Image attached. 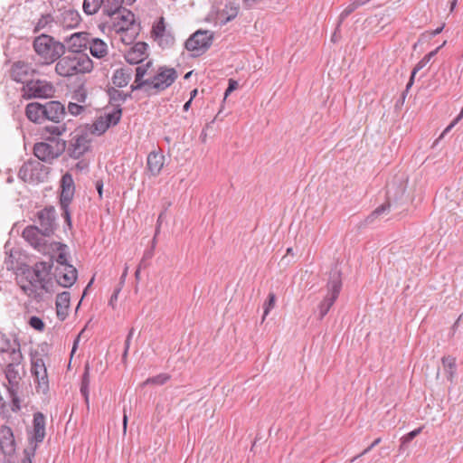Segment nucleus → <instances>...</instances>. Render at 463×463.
<instances>
[{
	"mask_svg": "<svg viewBox=\"0 0 463 463\" xmlns=\"http://www.w3.org/2000/svg\"><path fill=\"white\" fill-rule=\"evenodd\" d=\"M327 294L318 306V319L322 320L330 310L337 299L342 288L341 272L336 268L333 269L329 274L327 282Z\"/></svg>",
	"mask_w": 463,
	"mask_h": 463,
	"instance_id": "obj_5",
	"label": "nucleus"
},
{
	"mask_svg": "<svg viewBox=\"0 0 463 463\" xmlns=\"http://www.w3.org/2000/svg\"><path fill=\"white\" fill-rule=\"evenodd\" d=\"M104 0H84L83 11L88 15L95 14L103 5Z\"/></svg>",
	"mask_w": 463,
	"mask_h": 463,
	"instance_id": "obj_35",
	"label": "nucleus"
},
{
	"mask_svg": "<svg viewBox=\"0 0 463 463\" xmlns=\"http://www.w3.org/2000/svg\"><path fill=\"white\" fill-rule=\"evenodd\" d=\"M148 45L145 42L136 43L125 54L126 61L130 64H138L147 57Z\"/></svg>",
	"mask_w": 463,
	"mask_h": 463,
	"instance_id": "obj_18",
	"label": "nucleus"
},
{
	"mask_svg": "<svg viewBox=\"0 0 463 463\" xmlns=\"http://www.w3.org/2000/svg\"><path fill=\"white\" fill-rule=\"evenodd\" d=\"M51 269V264L36 262L33 267H27L17 274L16 283L27 297L40 301L43 294L49 292Z\"/></svg>",
	"mask_w": 463,
	"mask_h": 463,
	"instance_id": "obj_2",
	"label": "nucleus"
},
{
	"mask_svg": "<svg viewBox=\"0 0 463 463\" xmlns=\"http://www.w3.org/2000/svg\"><path fill=\"white\" fill-rule=\"evenodd\" d=\"M122 116V109L121 108H114L111 112L106 113L103 118H105V120L108 124H109V127L116 126L120 121Z\"/></svg>",
	"mask_w": 463,
	"mask_h": 463,
	"instance_id": "obj_38",
	"label": "nucleus"
},
{
	"mask_svg": "<svg viewBox=\"0 0 463 463\" xmlns=\"http://www.w3.org/2000/svg\"><path fill=\"white\" fill-rule=\"evenodd\" d=\"M18 390L19 389H14V392L11 389L7 390L12 399L11 410L14 412L20 411L21 409L20 399L18 397Z\"/></svg>",
	"mask_w": 463,
	"mask_h": 463,
	"instance_id": "obj_47",
	"label": "nucleus"
},
{
	"mask_svg": "<svg viewBox=\"0 0 463 463\" xmlns=\"http://www.w3.org/2000/svg\"><path fill=\"white\" fill-rule=\"evenodd\" d=\"M78 272L72 265L57 266L55 278L59 285L63 288L71 287L77 279Z\"/></svg>",
	"mask_w": 463,
	"mask_h": 463,
	"instance_id": "obj_15",
	"label": "nucleus"
},
{
	"mask_svg": "<svg viewBox=\"0 0 463 463\" xmlns=\"http://www.w3.org/2000/svg\"><path fill=\"white\" fill-rule=\"evenodd\" d=\"M175 69L160 67L157 73L151 79H147L152 94L158 93L170 87L177 79Z\"/></svg>",
	"mask_w": 463,
	"mask_h": 463,
	"instance_id": "obj_9",
	"label": "nucleus"
},
{
	"mask_svg": "<svg viewBox=\"0 0 463 463\" xmlns=\"http://www.w3.org/2000/svg\"><path fill=\"white\" fill-rule=\"evenodd\" d=\"M114 19L118 20L117 23H114L117 31H128L134 23V14L123 8L119 14H115Z\"/></svg>",
	"mask_w": 463,
	"mask_h": 463,
	"instance_id": "obj_25",
	"label": "nucleus"
},
{
	"mask_svg": "<svg viewBox=\"0 0 463 463\" xmlns=\"http://www.w3.org/2000/svg\"><path fill=\"white\" fill-rule=\"evenodd\" d=\"M28 324L30 325L31 327L37 331H43L45 326L43 321L40 317L35 316L30 317Z\"/></svg>",
	"mask_w": 463,
	"mask_h": 463,
	"instance_id": "obj_50",
	"label": "nucleus"
},
{
	"mask_svg": "<svg viewBox=\"0 0 463 463\" xmlns=\"http://www.w3.org/2000/svg\"><path fill=\"white\" fill-rule=\"evenodd\" d=\"M36 70L33 68L31 63L24 61H14L9 70L10 78L18 83L27 82L31 80V77L34 76Z\"/></svg>",
	"mask_w": 463,
	"mask_h": 463,
	"instance_id": "obj_12",
	"label": "nucleus"
},
{
	"mask_svg": "<svg viewBox=\"0 0 463 463\" xmlns=\"http://www.w3.org/2000/svg\"><path fill=\"white\" fill-rule=\"evenodd\" d=\"M73 99L78 102L84 103L87 99V94L84 90H79L74 93Z\"/></svg>",
	"mask_w": 463,
	"mask_h": 463,
	"instance_id": "obj_53",
	"label": "nucleus"
},
{
	"mask_svg": "<svg viewBox=\"0 0 463 463\" xmlns=\"http://www.w3.org/2000/svg\"><path fill=\"white\" fill-rule=\"evenodd\" d=\"M42 165L36 161H28L23 164L21 166L18 176L24 182H33L35 179V171L41 167Z\"/></svg>",
	"mask_w": 463,
	"mask_h": 463,
	"instance_id": "obj_27",
	"label": "nucleus"
},
{
	"mask_svg": "<svg viewBox=\"0 0 463 463\" xmlns=\"http://www.w3.org/2000/svg\"><path fill=\"white\" fill-rule=\"evenodd\" d=\"M120 288H116L109 299V305L113 306L114 301H117Z\"/></svg>",
	"mask_w": 463,
	"mask_h": 463,
	"instance_id": "obj_60",
	"label": "nucleus"
},
{
	"mask_svg": "<svg viewBox=\"0 0 463 463\" xmlns=\"http://www.w3.org/2000/svg\"><path fill=\"white\" fill-rule=\"evenodd\" d=\"M33 49L45 64L54 62L65 53L64 43L55 41L53 37L44 33L34 39Z\"/></svg>",
	"mask_w": 463,
	"mask_h": 463,
	"instance_id": "obj_4",
	"label": "nucleus"
},
{
	"mask_svg": "<svg viewBox=\"0 0 463 463\" xmlns=\"http://www.w3.org/2000/svg\"><path fill=\"white\" fill-rule=\"evenodd\" d=\"M0 448L6 455H11L15 450L14 432L10 427L5 425L0 427Z\"/></svg>",
	"mask_w": 463,
	"mask_h": 463,
	"instance_id": "obj_19",
	"label": "nucleus"
},
{
	"mask_svg": "<svg viewBox=\"0 0 463 463\" xmlns=\"http://www.w3.org/2000/svg\"><path fill=\"white\" fill-rule=\"evenodd\" d=\"M76 169L82 171L88 168V164L85 161H80L75 165Z\"/></svg>",
	"mask_w": 463,
	"mask_h": 463,
	"instance_id": "obj_62",
	"label": "nucleus"
},
{
	"mask_svg": "<svg viewBox=\"0 0 463 463\" xmlns=\"http://www.w3.org/2000/svg\"><path fill=\"white\" fill-rule=\"evenodd\" d=\"M446 43V42L443 43L442 45L439 46L437 49H435L434 51L429 52L428 54H426L424 57H426L429 61H430V59L435 56L437 54V52H439V50Z\"/></svg>",
	"mask_w": 463,
	"mask_h": 463,
	"instance_id": "obj_61",
	"label": "nucleus"
},
{
	"mask_svg": "<svg viewBox=\"0 0 463 463\" xmlns=\"http://www.w3.org/2000/svg\"><path fill=\"white\" fill-rule=\"evenodd\" d=\"M152 65V62L149 61L144 65L137 66L136 68V77L137 80H144L143 77L146 74L148 68Z\"/></svg>",
	"mask_w": 463,
	"mask_h": 463,
	"instance_id": "obj_49",
	"label": "nucleus"
},
{
	"mask_svg": "<svg viewBox=\"0 0 463 463\" xmlns=\"http://www.w3.org/2000/svg\"><path fill=\"white\" fill-rule=\"evenodd\" d=\"M61 189L60 202H62L64 204L71 203L74 195L75 185L72 175L70 173H66L62 175Z\"/></svg>",
	"mask_w": 463,
	"mask_h": 463,
	"instance_id": "obj_21",
	"label": "nucleus"
},
{
	"mask_svg": "<svg viewBox=\"0 0 463 463\" xmlns=\"http://www.w3.org/2000/svg\"><path fill=\"white\" fill-rule=\"evenodd\" d=\"M108 95L109 97V104L113 106V108H121V104L124 103L128 98L131 97L130 93H124L123 91L115 89L109 88L108 90Z\"/></svg>",
	"mask_w": 463,
	"mask_h": 463,
	"instance_id": "obj_32",
	"label": "nucleus"
},
{
	"mask_svg": "<svg viewBox=\"0 0 463 463\" xmlns=\"http://www.w3.org/2000/svg\"><path fill=\"white\" fill-rule=\"evenodd\" d=\"M430 62V61L426 58V57H423L416 65L415 67L413 68L412 71H411V75L410 77V80L406 85V90L405 91H408L411 87L412 86L413 82H414V77L416 75V73L418 71H420L421 69H423L428 63Z\"/></svg>",
	"mask_w": 463,
	"mask_h": 463,
	"instance_id": "obj_41",
	"label": "nucleus"
},
{
	"mask_svg": "<svg viewBox=\"0 0 463 463\" xmlns=\"http://www.w3.org/2000/svg\"><path fill=\"white\" fill-rule=\"evenodd\" d=\"M380 442H381V438H377L376 439H374L373 441V443L368 448H366L361 454H359L358 456L354 457L352 459V461H354L355 458H359L361 456H364V455L367 454L373 448L377 446Z\"/></svg>",
	"mask_w": 463,
	"mask_h": 463,
	"instance_id": "obj_54",
	"label": "nucleus"
},
{
	"mask_svg": "<svg viewBox=\"0 0 463 463\" xmlns=\"http://www.w3.org/2000/svg\"><path fill=\"white\" fill-rule=\"evenodd\" d=\"M96 189L99 193V197L102 196V189H103V183L102 181H97L96 182Z\"/></svg>",
	"mask_w": 463,
	"mask_h": 463,
	"instance_id": "obj_63",
	"label": "nucleus"
},
{
	"mask_svg": "<svg viewBox=\"0 0 463 463\" xmlns=\"http://www.w3.org/2000/svg\"><path fill=\"white\" fill-rule=\"evenodd\" d=\"M21 362H15L10 360L5 369V378L8 382V384L5 385L7 390H12L14 392V389H19L21 376L18 372V365Z\"/></svg>",
	"mask_w": 463,
	"mask_h": 463,
	"instance_id": "obj_22",
	"label": "nucleus"
},
{
	"mask_svg": "<svg viewBox=\"0 0 463 463\" xmlns=\"http://www.w3.org/2000/svg\"><path fill=\"white\" fill-rule=\"evenodd\" d=\"M442 364L445 367L446 373H448V379L452 381L453 375L456 371V359L452 356H444L442 358Z\"/></svg>",
	"mask_w": 463,
	"mask_h": 463,
	"instance_id": "obj_40",
	"label": "nucleus"
},
{
	"mask_svg": "<svg viewBox=\"0 0 463 463\" xmlns=\"http://www.w3.org/2000/svg\"><path fill=\"white\" fill-rule=\"evenodd\" d=\"M213 35L210 31L198 30L185 42V49L194 52V56H199L205 52L212 45Z\"/></svg>",
	"mask_w": 463,
	"mask_h": 463,
	"instance_id": "obj_8",
	"label": "nucleus"
},
{
	"mask_svg": "<svg viewBox=\"0 0 463 463\" xmlns=\"http://www.w3.org/2000/svg\"><path fill=\"white\" fill-rule=\"evenodd\" d=\"M109 128V124L107 123L103 116L99 117L91 126V133L100 136L104 134Z\"/></svg>",
	"mask_w": 463,
	"mask_h": 463,
	"instance_id": "obj_37",
	"label": "nucleus"
},
{
	"mask_svg": "<svg viewBox=\"0 0 463 463\" xmlns=\"http://www.w3.org/2000/svg\"><path fill=\"white\" fill-rule=\"evenodd\" d=\"M68 112L72 116H79L86 110V107L79 105L75 102H69L67 107Z\"/></svg>",
	"mask_w": 463,
	"mask_h": 463,
	"instance_id": "obj_48",
	"label": "nucleus"
},
{
	"mask_svg": "<svg viewBox=\"0 0 463 463\" xmlns=\"http://www.w3.org/2000/svg\"><path fill=\"white\" fill-rule=\"evenodd\" d=\"M463 118V108L461 109L460 113L458 116L449 125L446 129L444 130L443 134L449 132L461 118Z\"/></svg>",
	"mask_w": 463,
	"mask_h": 463,
	"instance_id": "obj_56",
	"label": "nucleus"
},
{
	"mask_svg": "<svg viewBox=\"0 0 463 463\" xmlns=\"http://www.w3.org/2000/svg\"><path fill=\"white\" fill-rule=\"evenodd\" d=\"M71 295L69 292L64 291L56 297V313L61 321L65 320L68 316V309L70 307Z\"/></svg>",
	"mask_w": 463,
	"mask_h": 463,
	"instance_id": "obj_26",
	"label": "nucleus"
},
{
	"mask_svg": "<svg viewBox=\"0 0 463 463\" xmlns=\"http://www.w3.org/2000/svg\"><path fill=\"white\" fill-rule=\"evenodd\" d=\"M156 240H153L152 247L149 250H146L144 252L143 258L139 262V268H146L148 266V261L153 258L154 256V248H155Z\"/></svg>",
	"mask_w": 463,
	"mask_h": 463,
	"instance_id": "obj_46",
	"label": "nucleus"
},
{
	"mask_svg": "<svg viewBox=\"0 0 463 463\" xmlns=\"http://www.w3.org/2000/svg\"><path fill=\"white\" fill-rule=\"evenodd\" d=\"M81 21L78 11L74 9L63 10L57 16V22L65 29H73L77 27Z\"/></svg>",
	"mask_w": 463,
	"mask_h": 463,
	"instance_id": "obj_20",
	"label": "nucleus"
},
{
	"mask_svg": "<svg viewBox=\"0 0 463 463\" xmlns=\"http://www.w3.org/2000/svg\"><path fill=\"white\" fill-rule=\"evenodd\" d=\"M0 353L9 354L10 360L22 362L23 355L20 351V344L15 338H11L5 334L0 333Z\"/></svg>",
	"mask_w": 463,
	"mask_h": 463,
	"instance_id": "obj_14",
	"label": "nucleus"
},
{
	"mask_svg": "<svg viewBox=\"0 0 463 463\" xmlns=\"http://www.w3.org/2000/svg\"><path fill=\"white\" fill-rule=\"evenodd\" d=\"M61 209L62 211L61 215L63 216L66 224L69 226V228H71V217L70 213L69 205L70 203L64 204L62 202H60Z\"/></svg>",
	"mask_w": 463,
	"mask_h": 463,
	"instance_id": "obj_52",
	"label": "nucleus"
},
{
	"mask_svg": "<svg viewBox=\"0 0 463 463\" xmlns=\"http://www.w3.org/2000/svg\"><path fill=\"white\" fill-rule=\"evenodd\" d=\"M170 379V376L166 373H160L156 376L147 378L142 385H147V384H155V385H163L165 384L168 380Z\"/></svg>",
	"mask_w": 463,
	"mask_h": 463,
	"instance_id": "obj_43",
	"label": "nucleus"
},
{
	"mask_svg": "<svg viewBox=\"0 0 463 463\" xmlns=\"http://www.w3.org/2000/svg\"><path fill=\"white\" fill-rule=\"evenodd\" d=\"M88 49H90L91 55L98 59L104 58L108 54V45L99 38L90 37Z\"/></svg>",
	"mask_w": 463,
	"mask_h": 463,
	"instance_id": "obj_30",
	"label": "nucleus"
},
{
	"mask_svg": "<svg viewBox=\"0 0 463 463\" xmlns=\"http://www.w3.org/2000/svg\"><path fill=\"white\" fill-rule=\"evenodd\" d=\"M93 69V62L88 54L67 55L58 59L55 65L56 72L62 77H71L77 74L90 72Z\"/></svg>",
	"mask_w": 463,
	"mask_h": 463,
	"instance_id": "obj_3",
	"label": "nucleus"
},
{
	"mask_svg": "<svg viewBox=\"0 0 463 463\" xmlns=\"http://www.w3.org/2000/svg\"><path fill=\"white\" fill-rule=\"evenodd\" d=\"M47 139L49 142H39L34 145L33 154L41 161L51 163L64 152L66 142L55 137Z\"/></svg>",
	"mask_w": 463,
	"mask_h": 463,
	"instance_id": "obj_7",
	"label": "nucleus"
},
{
	"mask_svg": "<svg viewBox=\"0 0 463 463\" xmlns=\"http://www.w3.org/2000/svg\"><path fill=\"white\" fill-rule=\"evenodd\" d=\"M90 365L86 364L84 368V373L82 375L81 385H80V393L84 397L85 403L87 407H89V387H90Z\"/></svg>",
	"mask_w": 463,
	"mask_h": 463,
	"instance_id": "obj_33",
	"label": "nucleus"
},
{
	"mask_svg": "<svg viewBox=\"0 0 463 463\" xmlns=\"http://www.w3.org/2000/svg\"><path fill=\"white\" fill-rule=\"evenodd\" d=\"M175 43V38L171 34H165L163 39V47H168L173 45Z\"/></svg>",
	"mask_w": 463,
	"mask_h": 463,
	"instance_id": "obj_57",
	"label": "nucleus"
},
{
	"mask_svg": "<svg viewBox=\"0 0 463 463\" xmlns=\"http://www.w3.org/2000/svg\"><path fill=\"white\" fill-rule=\"evenodd\" d=\"M53 22V18L51 14H44L38 20L37 24L34 27V32H39L40 30L44 29L48 24Z\"/></svg>",
	"mask_w": 463,
	"mask_h": 463,
	"instance_id": "obj_45",
	"label": "nucleus"
},
{
	"mask_svg": "<svg viewBox=\"0 0 463 463\" xmlns=\"http://www.w3.org/2000/svg\"><path fill=\"white\" fill-rule=\"evenodd\" d=\"M21 97L24 99H49L54 95L53 84L46 80H33L24 82L21 88Z\"/></svg>",
	"mask_w": 463,
	"mask_h": 463,
	"instance_id": "obj_6",
	"label": "nucleus"
},
{
	"mask_svg": "<svg viewBox=\"0 0 463 463\" xmlns=\"http://www.w3.org/2000/svg\"><path fill=\"white\" fill-rule=\"evenodd\" d=\"M165 210L164 212H162L159 216H158V219H157V229L159 228L161 222H162V220H163V217L165 216Z\"/></svg>",
	"mask_w": 463,
	"mask_h": 463,
	"instance_id": "obj_64",
	"label": "nucleus"
},
{
	"mask_svg": "<svg viewBox=\"0 0 463 463\" xmlns=\"http://www.w3.org/2000/svg\"><path fill=\"white\" fill-rule=\"evenodd\" d=\"M25 116L35 124H43L50 121L52 124L45 126L43 132L53 137H60L66 132V124L63 122L66 116V109L58 100H50L43 104L31 102L25 107Z\"/></svg>",
	"mask_w": 463,
	"mask_h": 463,
	"instance_id": "obj_1",
	"label": "nucleus"
},
{
	"mask_svg": "<svg viewBox=\"0 0 463 463\" xmlns=\"http://www.w3.org/2000/svg\"><path fill=\"white\" fill-rule=\"evenodd\" d=\"M128 420V417L127 414V409H126V407H124V409H123V433L124 434L127 432Z\"/></svg>",
	"mask_w": 463,
	"mask_h": 463,
	"instance_id": "obj_58",
	"label": "nucleus"
},
{
	"mask_svg": "<svg viewBox=\"0 0 463 463\" xmlns=\"http://www.w3.org/2000/svg\"><path fill=\"white\" fill-rule=\"evenodd\" d=\"M32 374L37 383V391L45 393L49 390L47 369L43 357L38 354H31Z\"/></svg>",
	"mask_w": 463,
	"mask_h": 463,
	"instance_id": "obj_10",
	"label": "nucleus"
},
{
	"mask_svg": "<svg viewBox=\"0 0 463 463\" xmlns=\"http://www.w3.org/2000/svg\"><path fill=\"white\" fill-rule=\"evenodd\" d=\"M131 91L138 90L144 89L146 93L149 95L152 94V91L149 89L148 80H137L135 79L134 83L130 86Z\"/></svg>",
	"mask_w": 463,
	"mask_h": 463,
	"instance_id": "obj_44",
	"label": "nucleus"
},
{
	"mask_svg": "<svg viewBox=\"0 0 463 463\" xmlns=\"http://www.w3.org/2000/svg\"><path fill=\"white\" fill-rule=\"evenodd\" d=\"M67 249H68V247L66 244H63V243L57 244L56 250L58 251V254L56 257V262H57L58 266L70 265L68 263V259H67V256H68Z\"/></svg>",
	"mask_w": 463,
	"mask_h": 463,
	"instance_id": "obj_39",
	"label": "nucleus"
},
{
	"mask_svg": "<svg viewBox=\"0 0 463 463\" xmlns=\"http://www.w3.org/2000/svg\"><path fill=\"white\" fill-rule=\"evenodd\" d=\"M130 341L131 340H128V338H126L125 348H124V352H123V354H122V360L123 361H125L127 359L128 353L129 346H130Z\"/></svg>",
	"mask_w": 463,
	"mask_h": 463,
	"instance_id": "obj_59",
	"label": "nucleus"
},
{
	"mask_svg": "<svg viewBox=\"0 0 463 463\" xmlns=\"http://www.w3.org/2000/svg\"><path fill=\"white\" fill-rule=\"evenodd\" d=\"M90 34L87 32H78L64 38L65 51L73 54H87Z\"/></svg>",
	"mask_w": 463,
	"mask_h": 463,
	"instance_id": "obj_11",
	"label": "nucleus"
},
{
	"mask_svg": "<svg viewBox=\"0 0 463 463\" xmlns=\"http://www.w3.org/2000/svg\"><path fill=\"white\" fill-rule=\"evenodd\" d=\"M132 78V71L131 69L122 68L118 69L114 72L112 77V81L115 86L118 88H122L127 86Z\"/></svg>",
	"mask_w": 463,
	"mask_h": 463,
	"instance_id": "obj_31",
	"label": "nucleus"
},
{
	"mask_svg": "<svg viewBox=\"0 0 463 463\" xmlns=\"http://www.w3.org/2000/svg\"><path fill=\"white\" fill-rule=\"evenodd\" d=\"M238 87V82L232 79L229 80L228 88L225 90V97H227L231 92L236 90Z\"/></svg>",
	"mask_w": 463,
	"mask_h": 463,
	"instance_id": "obj_55",
	"label": "nucleus"
},
{
	"mask_svg": "<svg viewBox=\"0 0 463 463\" xmlns=\"http://www.w3.org/2000/svg\"><path fill=\"white\" fill-rule=\"evenodd\" d=\"M33 437L36 443H40L45 437V417L42 412L33 414Z\"/></svg>",
	"mask_w": 463,
	"mask_h": 463,
	"instance_id": "obj_28",
	"label": "nucleus"
},
{
	"mask_svg": "<svg viewBox=\"0 0 463 463\" xmlns=\"http://www.w3.org/2000/svg\"><path fill=\"white\" fill-rule=\"evenodd\" d=\"M152 33L159 45H163V39L165 35L167 34L165 33V25L163 17L153 26Z\"/></svg>",
	"mask_w": 463,
	"mask_h": 463,
	"instance_id": "obj_36",
	"label": "nucleus"
},
{
	"mask_svg": "<svg viewBox=\"0 0 463 463\" xmlns=\"http://www.w3.org/2000/svg\"><path fill=\"white\" fill-rule=\"evenodd\" d=\"M41 230L36 226H27L23 231L24 239L28 241L34 249L42 251L45 247V241L43 239Z\"/></svg>",
	"mask_w": 463,
	"mask_h": 463,
	"instance_id": "obj_17",
	"label": "nucleus"
},
{
	"mask_svg": "<svg viewBox=\"0 0 463 463\" xmlns=\"http://www.w3.org/2000/svg\"><path fill=\"white\" fill-rule=\"evenodd\" d=\"M37 219L40 225L42 234L50 236L53 233L55 223V209L53 207H46L37 213Z\"/></svg>",
	"mask_w": 463,
	"mask_h": 463,
	"instance_id": "obj_13",
	"label": "nucleus"
},
{
	"mask_svg": "<svg viewBox=\"0 0 463 463\" xmlns=\"http://www.w3.org/2000/svg\"><path fill=\"white\" fill-rule=\"evenodd\" d=\"M276 297L273 293L269 294L268 300L264 303V314L262 320L265 319L266 316L269 314L270 309H272L275 306Z\"/></svg>",
	"mask_w": 463,
	"mask_h": 463,
	"instance_id": "obj_51",
	"label": "nucleus"
},
{
	"mask_svg": "<svg viewBox=\"0 0 463 463\" xmlns=\"http://www.w3.org/2000/svg\"><path fill=\"white\" fill-rule=\"evenodd\" d=\"M90 147V140L86 135L77 136L71 139L68 148L71 157L78 159L82 156Z\"/></svg>",
	"mask_w": 463,
	"mask_h": 463,
	"instance_id": "obj_16",
	"label": "nucleus"
},
{
	"mask_svg": "<svg viewBox=\"0 0 463 463\" xmlns=\"http://www.w3.org/2000/svg\"><path fill=\"white\" fill-rule=\"evenodd\" d=\"M369 0H355L353 3H351L348 6L345 7V9L339 15V21L337 24V28L341 25L343 21L348 17L353 12H354L358 7L364 5L366 4Z\"/></svg>",
	"mask_w": 463,
	"mask_h": 463,
	"instance_id": "obj_34",
	"label": "nucleus"
},
{
	"mask_svg": "<svg viewBox=\"0 0 463 463\" xmlns=\"http://www.w3.org/2000/svg\"><path fill=\"white\" fill-rule=\"evenodd\" d=\"M392 188V186L390 184H387V192H386L388 201L385 203L377 207L374 211H373L365 218V220H364L365 225L373 224L381 216L387 214L389 213L390 207H391L390 199H391Z\"/></svg>",
	"mask_w": 463,
	"mask_h": 463,
	"instance_id": "obj_24",
	"label": "nucleus"
},
{
	"mask_svg": "<svg viewBox=\"0 0 463 463\" xmlns=\"http://www.w3.org/2000/svg\"><path fill=\"white\" fill-rule=\"evenodd\" d=\"M165 164V156L158 152L152 151L147 156L146 168L153 176L160 174Z\"/></svg>",
	"mask_w": 463,
	"mask_h": 463,
	"instance_id": "obj_23",
	"label": "nucleus"
},
{
	"mask_svg": "<svg viewBox=\"0 0 463 463\" xmlns=\"http://www.w3.org/2000/svg\"><path fill=\"white\" fill-rule=\"evenodd\" d=\"M136 0H104L103 13L108 16L114 17L123 9L122 5H131Z\"/></svg>",
	"mask_w": 463,
	"mask_h": 463,
	"instance_id": "obj_29",
	"label": "nucleus"
},
{
	"mask_svg": "<svg viewBox=\"0 0 463 463\" xmlns=\"http://www.w3.org/2000/svg\"><path fill=\"white\" fill-rule=\"evenodd\" d=\"M422 430V428H418L411 432H409L408 434H406L405 436H403L402 439H401V446H400V449L399 450L400 451H402L404 450L406 448H407V445L416 437L418 436Z\"/></svg>",
	"mask_w": 463,
	"mask_h": 463,
	"instance_id": "obj_42",
	"label": "nucleus"
}]
</instances>
